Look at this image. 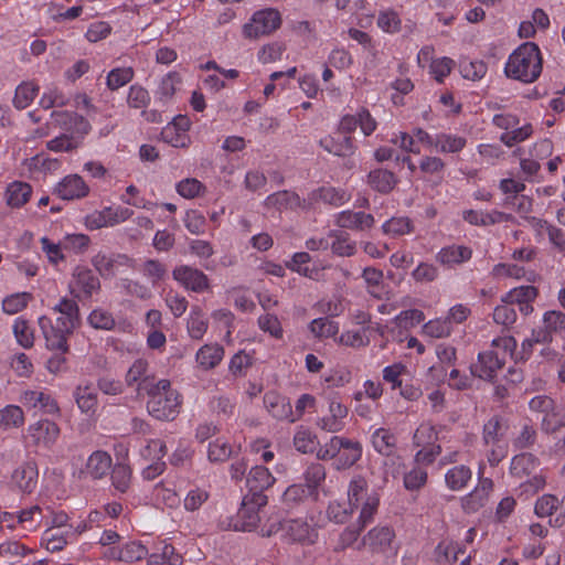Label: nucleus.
Here are the masks:
<instances>
[{
	"label": "nucleus",
	"instance_id": "obj_1",
	"mask_svg": "<svg viewBox=\"0 0 565 565\" xmlns=\"http://www.w3.org/2000/svg\"><path fill=\"white\" fill-rule=\"evenodd\" d=\"M504 74L508 78L522 83H533L542 73V55L539 46L533 42L519 45L508 57L504 64Z\"/></svg>",
	"mask_w": 565,
	"mask_h": 565
},
{
	"label": "nucleus",
	"instance_id": "obj_2",
	"mask_svg": "<svg viewBox=\"0 0 565 565\" xmlns=\"http://www.w3.org/2000/svg\"><path fill=\"white\" fill-rule=\"evenodd\" d=\"M147 409L150 416L158 420H173L182 406L181 394L171 386L169 380L161 379L146 387Z\"/></svg>",
	"mask_w": 565,
	"mask_h": 565
},
{
	"label": "nucleus",
	"instance_id": "obj_3",
	"mask_svg": "<svg viewBox=\"0 0 565 565\" xmlns=\"http://www.w3.org/2000/svg\"><path fill=\"white\" fill-rule=\"evenodd\" d=\"M278 532L281 541L288 544L312 545L318 540L317 529L303 519H287L260 529L262 536H271Z\"/></svg>",
	"mask_w": 565,
	"mask_h": 565
},
{
	"label": "nucleus",
	"instance_id": "obj_4",
	"mask_svg": "<svg viewBox=\"0 0 565 565\" xmlns=\"http://www.w3.org/2000/svg\"><path fill=\"white\" fill-rule=\"evenodd\" d=\"M492 345L502 351H486L479 353L478 361L471 365V373L483 380H492L503 366L505 358L513 352L516 342L512 337H502L492 340Z\"/></svg>",
	"mask_w": 565,
	"mask_h": 565
},
{
	"label": "nucleus",
	"instance_id": "obj_5",
	"mask_svg": "<svg viewBox=\"0 0 565 565\" xmlns=\"http://www.w3.org/2000/svg\"><path fill=\"white\" fill-rule=\"evenodd\" d=\"M565 332V313L558 310L546 311L542 324L532 330L531 337L522 342L524 352L530 353L534 344L552 342L555 337Z\"/></svg>",
	"mask_w": 565,
	"mask_h": 565
},
{
	"label": "nucleus",
	"instance_id": "obj_6",
	"mask_svg": "<svg viewBox=\"0 0 565 565\" xmlns=\"http://www.w3.org/2000/svg\"><path fill=\"white\" fill-rule=\"evenodd\" d=\"M267 504V497L265 494L245 495L242 507L237 511L236 518L230 524L234 531L252 532L260 530L259 527L262 516L260 509Z\"/></svg>",
	"mask_w": 565,
	"mask_h": 565
},
{
	"label": "nucleus",
	"instance_id": "obj_7",
	"mask_svg": "<svg viewBox=\"0 0 565 565\" xmlns=\"http://www.w3.org/2000/svg\"><path fill=\"white\" fill-rule=\"evenodd\" d=\"M61 435L60 426L47 418L38 419L29 424L24 434V440L28 445L51 449Z\"/></svg>",
	"mask_w": 565,
	"mask_h": 565
},
{
	"label": "nucleus",
	"instance_id": "obj_8",
	"mask_svg": "<svg viewBox=\"0 0 565 565\" xmlns=\"http://www.w3.org/2000/svg\"><path fill=\"white\" fill-rule=\"evenodd\" d=\"M281 24L280 13L276 9H264L255 12L248 23L243 26V34L248 39L268 35Z\"/></svg>",
	"mask_w": 565,
	"mask_h": 565
},
{
	"label": "nucleus",
	"instance_id": "obj_9",
	"mask_svg": "<svg viewBox=\"0 0 565 565\" xmlns=\"http://www.w3.org/2000/svg\"><path fill=\"white\" fill-rule=\"evenodd\" d=\"M394 539L395 533L391 526L379 524L362 537V545L371 553L386 554L395 551Z\"/></svg>",
	"mask_w": 565,
	"mask_h": 565
},
{
	"label": "nucleus",
	"instance_id": "obj_10",
	"mask_svg": "<svg viewBox=\"0 0 565 565\" xmlns=\"http://www.w3.org/2000/svg\"><path fill=\"white\" fill-rule=\"evenodd\" d=\"M478 476V484L461 500L462 508L468 513L477 512L482 507H484L488 503L490 493L493 489L492 480L489 478H482L483 465L479 466Z\"/></svg>",
	"mask_w": 565,
	"mask_h": 565
},
{
	"label": "nucleus",
	"instance_id": "obj_11",
	"mask_svg": "<svg viewBox=\"0 0 565 565\" xmlns=\"http://www.w3.org/2000/svg\"><path fill=\"white\" fill-rule=\"evenodd\" d=\"M182 88V78L177 72H169L160 78L153 92L154 103L161 107H169L177 100Z\"/></svg>",
	"mask_w": 565,
	"mask_h": 565
},
{
	"label": "nucleus",
	"instance_id": "obj_12",
	"mask_svg": "<svg viewBox=\"0 0 565 565\" xmlns=\"http://www.w3.org/2000/svg\"><path fill=\"white\" fill-rule=\"evenodd\" d=\"M39 327L45 339L46 348L60 352L68 350L67 337L73 330H64V326L52 324V320L46 316H41L38 319Z\"/></svg>",
	"mask_w": 565,
	"mask_h": 565
},
{
	"label": "nucleus",
	"instance_id": "obj_13",
	"mask_svg": "<svg viewBox=\"0 0 565 565\" xmlns=\"http://www.w3.org/2000/svg\"><path fill=\"white\" fill-rule=\"evenodd\" d=\"M173 279L182 287L194 292H203L209 288L207 276L198 268L180 265L172 271Z\"/></svg>",
	"mask_w": 565,
	"mask_h": 565
},
{
	"label": "nucleus",
	"instance_id": "obj_14",
	"mask_svg": "<svg viewBox=\"0 0 565 565\" xmlns=\"http://www.w3.org/2000/svg\"><path fill=\"white\" fill-rule=\"evenodd\" d=\"M189 129L190 120L184 116H178L162 129L161 138L174 148H185L191 142Z\"/></svg>",
	"mask_w": 565,
	"mask_h": 565
},
{
	"label": "nucleus",
	"instance_id": "obj_15",
	"mask_svg": "<svg viewBox=\"0 0 565 565\" xmlns=\"http://www.w3.org/2000/svg\"><path fill=\"white\" fill-rule=\"evenodd\" d=\"M20 402L28 408L39 409L46 415H60L57 402L45 391L29 390L20 396Z\"/></svg>",
	"mask_w": 565,
	"mask_h": 565
},
{
	"label": "nucleus",
	"instance_id": "obj_16",
	"mask_svg": "<svg viewBox=\"0 0 565 565\" xmlns=\"http://www.w3.org/2000/svg\"><path fill=\"white\" fill-rule=\"evenodd\" d=\"M54 193L62 200H79L88 195L89 186L81 175L68 174L55 185Z\"/></svg>",
	"mask_w": 565,
	"mask_h": 565
},
{
	"label": "nucleus",
	"instance_id": "obj_17",
	"mask_svg": "<svg viewBox=\"0 0 565 565\" xmlns=\"http://www.w3.org/2000/svg\"><path fill=\"white\" fill-rule=\"evenodd\" d=\"M38 466L34 461H24L20 463L11 475L13 487L24 493H31L38 484Z\"/></svg>",
	"mask_w": 565,
	"mask_h": 565
},
{
	"label": "nucleus",
	"instance_id": "obj_18",
	"mask_svg": "<svg viewBox=\"0 0 565 565\" xmlns=\"http://www.w3.org/2000/svg\"><path fill=\"white\" fill-rule=\"evenodd\" d=\"M225 350L217 342H210L201 345L195 353V365L201 371H211L217 367L223 361Z\"/></svg>",
	"mask_w": 565,
	"mask_h": 565
},
{
	"label": "nucleus",
	"instance_id": "obj_19",
	"mask_svg": "<svg viewBox=\"0 0 565 565\" xmlns=\"http://www.w3.org/2000/svg\"><path fill=\"white\" fill-rule=\"evenodd\" d=\"M472 257V249L465 245H448L436 254V262L440 265L454 268L463 263H467Z\"/></svg>",
	"mask_w": 565,
	"mask_h": 565
},
{
	"label": "nucleus",
	"instance_id": "obj_20",
	"mask_svg": "<svg viewBox=\"0 0 565 565\" xmlns=\"http://www.w3.org/2000/svg\"><path fill=\"white\" fill-rule=\"evenodd\" d=\"M52 125L64 129L66 132L86 135L89 130L88 122L77 114L66 110H54L51 114Z\"/></svg>",
	"mask_w": 565,
	"mask_h": 565
},
{
	"label": "nucleus",
	"instance_id": "obj_21",
	"mask_svg": "<svg viewBox=\"0 0 565 565\" xmlns=\"http://www.w3.org/2000/svg\"><path fill=\"white\" fill-rule=\"evenodd\" d=\"M347 415L348 408L341 402L331 399L329 414L320 418L317 425L326 431L337 433L343 429Z\"/></svg>",
	"mask_w": 565,
	"mask_h": 565
},
{
	"label": "nucleus",
	"instance_id": "obj_22",
	"mask_svg": "<svg viewBox=\"0 0 565 565\" xmlns=\"http://www.w3.org/2000/svg\"><path fill=\"white\" fill-rule=\"evenodd\" d=\"M275 481V477L266 467H253L246 478V486L249 491L247 495L264 494V491L270 488Z\"/></svg>",
	"mask_w": 565,
	"mask_h": 565
},
{
	"label": "nucleus",
	"instance_id": "obj_23",
	"mask_svg": "<svg viewBox=\"0 0 565 565\" xmlns=\"http://www.w3.org/2000/svg\"><path fill=\"white\" fill-rule=\"evenodd\" d=\"M264 405L274 418L279 420L287 419L290 423L296 422V418L292 416L290 402L276 392H268L264 395Z\"/></svg>",
	"mask_w": 565,
	"mask_h": 565
},
{
	"label": "nucleus",
	"instance_id": "obj_24",
	"mask_svg": "<svg viewBox=\"0 0 565 565\" xmlns=\"http://www.w3.org/2000/svg\"><path fill=\"white\" fill-rule=\"evenodd\" d=\"M113 465L111 456L104 450H96L89 455L85 465V473L94 480L107 476Z\"/></svg>",
	"mask_w": 565,
	"mask_h": 565
},
{
	"label": "nucleus",
	"instance_id": "obj_25",
	"mask_svg": "<svg viewBox=\"0 0 565 565\" xmlns=\"http://www.w3.org/2000/svg\"><path fill=\"white\" fill-rule=\"evenodd\" d=\"M53 311L58 313L56 318L57 326H64V330H74L78 323V306L68 298H61L53 307Z\"/></svg>",
	"mask_w": 565,
	"mask_h": 565
},
{
	"label": "nucleus",
	"instance_id": "obj_26",
	"mask_svg": "<svg viewBox=\"0 0 565 565\" xmlns=\"http://www.w3.org/2000/svg\"><path fill=\"white\" fill-rule=\"evenodd\" d=\"M99 288L98 278L88 269H77L74 273L73 280L71 282V291L79 297L90 296L95 290Z\"/></svg>",
	"mask_w": 565,
	"mask_h": 565
},
{
	"label": "nucleus",
	"instance_id": "obj_27",
	"mask_svg": "<svg viewBox=\"0 0 565 565\" xmlns=\"http://www.w3.org/2000/svg\"><path fill=\"white\" fill-rule=\"evenodd\" d=\"M337 224L340 227L363 231L373 226L374 217L369 213L348 210L337 214Z\"/></svg>",
	"mask_w": 565,
	"mask_h": 565
},
{
	"label": "nucleus",
	"instance_id": "obj_28",
	"mask_svg": "<svg viewBox=\"0 0 565 565\" xmlns=\"http://www.w3.org/2000/svg\"><path fill=\"white\" fill-rule=\"evenodd\" d=\"M320 146L334 156L345 157L353 152V143L351 137L341 131L327 136L320 140Z\"/></svg>",
	"mask_w": 565,
	"mask_h": 565
},
{
	"label": "nucleus",
	"instance_id": "obj_29",
	"mask_svg": "<svg viewBox=\"0 0 565 565\" xmlns=\"http://www.w3.org/2000/svg\"><path fill=\"white\" fill-rule=\"evenodd\" d=\"M209 329L207 318L199 306H193L186 318V332L192 340H201Z\"/></svg>",
	"mask_w": 565,
	"mask_h": 565
},
{
	"label": "nucleus",
	"instance_id": "obj_30",
	"mask_svg": "<svg viewBox=\"0 0 565 565\" xmlns=\"http://www.w3.org/2000/svg\"><path fill=\"white\" fill-rule=\"evenodd\" d=\"M374 450L383 456H392L396 450L397 438L387 428H376L371 436Z\"/></svg>",
	"mask_w": 565,
	"mask_h": 565
},
{
	"label": "nucleus",
	"instance_id": "obj_31",
	"mask_svg": "<svg viewBox=\"0 0 565 565\" xmlns=\"http://www.w3.org/2000/svg\"><path fill=\"white\" fill-rule=\"evenodd\" d=\"M31 193L32 188L29 183L22 181H13L9 183L6 189V202L10 207H21L29 201Z\"/></svg>",
	"mask_w": 565,
	"mask_h": 565
},
{
	"label": "nucleus",
	"instance_id": "obj_32",
	"mask_svg": "<svg viewBox=\"0 0 565 565\" xmlns=\"http://www.w3.org/2000/svg\"><path fill=\"white\" fill-rule=\"evenodd\" d=\"M362 278L367 292L377 299L386 294L383 271L374 267H365L362 271Z\"/></svg>",
	"mask_w": 565,
	"mask_h": 565
},
{
	"label": "nucleus",
	"instance_id": "obj_33",
	"mask_svg": "<svg viewBox=\"0 0 565 565\" xmlns=\"http://www.w3.org/2000/svg\"><path fill=\"white\" fill-rule=\"evenodd\" d=\"M334 342L338 345L352 349L366 347L370 343L367 328L361 327L358 329H344L340 335L334 338Z\"/></svg>",
	"mask_w": 565,
	"mask_h": 565
},
{
	"label": "nucleus",
	"instance_id": "obj_34",
	"mask_svg": "<svg viewBox=\"0 0 565 565\" xmlns=\"http://www.w3.org/2000/svg\"><path fill=\"white\" fill-rule=\"evenodd\" d=\"M74 539V532L68 529L55 530L47 529L41 539V544L50 552H58Z\"/></svg>",
	"mask_w": 565,
	"mask_h": 565
},
{
	"label": "nucleus",
	"instance_id": "obj_35",
	"mask_svg": "<svg viewBox=\"0 0 565 565\" xmlns=\"http://www.w3.org/2000/svg\"><path fill=\"white\" fill-rule=\"evenodd\" d=\"M362 457V445L356 440L344 438L335 466L338 469H345L353 466Z\"/></svg>",
	"mask_w": 565,
	"mask_h": 565
},
{
	"label": "nucleus",
	"instance_id": "obj_36",
	"mask_svg": "<svg viewBox=\"0 0 565 565\" xmlns=\"http://www.w3.org/2000/svg\"><path fill=\"white\" fill-rule=\"evenodd\" d=\"M472 478V471L465 465L455 466L445 473V483L451 491L465 489Z\"/></svg>",
	"mask_w": 565,
	"mask_h": 565
},
{
	"label": "nucleus",
	"instance_id": "obj_37",
	"mask_svg": "<svg viewBox=\"0 0 565 565\" xmlns=\"http://www.w3.org/2000/svg\"><path fill=\"white\" fill-rule=\"evenodd\" d=\"M350 194L341 189L332 186H322L311 193L312 202H323L333 206H339L348 202Z\"/></svg>",
	"mask_w": 565,
	"mask_h": 565
},
{
	"label": "nucleus",
	"instance_id": "obj_38",
	"mask_svg": "<svg viewBox=\"0 0 565 565\" xmlns=\"http://www.w3.org/2000/svg\"><path fill=\"white\" fill-rule=\"evenodd\" d=\"M294 446L302 454L317 451L319 440L317 435L308 427L299 426L294 435Z\"/></svg>",
	"mask_w": 565,
	"mask_h": 565
},
{
	"label": "nucleus",
	"instance_id": "obj_39",
	"mask_svg": "<svg viewBox=\"0 0 565 565\" xmlns=\"http://www.w3.org/2000/svg\"><path fill=\"white\" fill-rule=\"evenodd\" d=\"M24 412L18 405H7L0 408V429L11 430L20 428L24 424Z\"/></svg>",
	"mask_w": 565,
	"mask_h": 565
},
{
	"label": "nucleus",
	"instance_id": "obj_40",
	"mask_svg": "<svg viewBox=\"0 0 565 565\" xmlns=\"http://www.w3.org/2000/svg\"><path fill=\"white\" fill-rule=\"evenodd\" d=\"M84 135L75 132H64L51 139L46 148L53 152H68L79 147Z\"/></svg>",
	"mask_w": 565,
	"mask_h": 565
},
{
	"label": "nucleus",
	"instance_id": "obj_41",
	"mask_svg": "<svg viewBox=\"0 0 565 565\" xmlns=\"http://www.w3.org/2000/svg\"><path fill=\"white\" fill-rule=\"evenodd\" d=\"M308 330L316 339L337 338L339 323L329 318H317L308 324Z\"/></svg>",
	"mask_w": 565,
	"mask_h": 565
},
{
	"label": "nucleus",
	"instance_id": "obj_42",
	"mask_svg": "<svg viewBox=\"0 0 565 565\" xmlns=\"http://www.w3.org/2000/svg\"><path fill=\"white\" fill-rule=\"evenodd\" d=\"M379 505L380 495L376 492L372 491L370 493H365V498L361 500L360 514L356 520V524L360 525V529H364L369 523L373 521Z\"/></svg>",
	"mask_w": 565,
	"mask_h": 565
},
{
	"label": "nucleus",
	"instance_id": "obj_43",
	"mask_svg": "<svg viewBox=\"0 0 565 565\" xmlns=\"http://www.w3.org/2000/svg\"><path fill=\"white\" fill-rule=\"evenodd\" d=\"M12 332L17 343L23 349H31L34 344V330L31 323L19 317L13 321Z\"/></svg>",
	"mask_w": 565,
	"mask_h": 565
},
{
	"label": "nucleus",
	"instance_id": "obj_44",
	"mask_svg": "<svg viewBox=\"0 0 565 565\" xmlns=\"http://www.w3.org/2000/svg\"><path fill=\"white\" fill-rule=\"evenodd\" d=\"M452 332V326L450 321L446 318H435L422 327V335L431 338V339H443L448 338Z\"/></svg>",
	"mask_w": 565,
	"mask_h": 565
},
{
	"label": "nucleus",
	"instance_id": "obj_45",
	"mask_svg": "<svg viewBox=\"0 0 565 565\" xmlns=\"http://www.w3.org/2000/svg\"><path fill=\"white\" fill-rule=\"evenodd\" d=\"M467 143L462 136L452 134H437L435 140V149L444 153H456L461 151Z\"/></svg>",
	"mask_w": 565,
	"mask_h": 565
},
{
	"label": "nucleus",
	"instance_id": "obj_46",
	"mask_svg": "<svg viewBox=\"0 0 565 565\" xmlns=\"http://www.w3.org/2000/svg\"><path fill=\"white\" fill-rule=\"evenodd\" d=\"M60 161L55 158H50L44 153H39L24 161L25 168L31 173H47L54 172L60 168Z\"/></svg>",
	"mask_w": 565,
	"mask_h": 565
},
{
	"label": "nucleus",
	"instance_id": "obj_47",
	"mask_svg": "<svg viewBox=\"0 0 565 565\" xmlns=\"http://www.w3.org/2000/svg\"><path fill=\"white\" fill-rule=\"evenodd\" d=\"M75 401L78 408L86 414L94 413L97 406V394L94 387L89 385H79L76 387Z\"/></svg>",
	"mask_w": 565,
	"mask_h": 565
},
{
	"label": "nucleus",
	"instance_id": "obj_48",
	"mask_svg": "<svg viewBox=\"0 0 565 565\" xmlns=\"http://www.w3.org/2000/svg\"><path fill=\"white\" fill-rule=\"evenodd\" d=\"M565 426V406L555 405L547 411L542 418V429L546 433H554Z\"/></svg>",
	"mask_w": 565,
	"mask_h": 565
},
{
	"label": "nucleus",
	"instance_id": "obj_49",
	"mask_svg": "<svg viewBox=\"0 0 565 565\" xmlns=\"http://www.w3.org/2000/svg\"><path fill=\"white\" fill-rule=\"evenodd\" d=\"M39 93V86L33 82L21 83L14 94L13 104L19 109H24L31 105Z\"/></svg>",
	"mask_w": 565,
	"mask_h": 565
},
{
	"label": "nucleus",
	"instance_id": "obj_50",
	"mask_svg": "<svg viewBox=\"0 0 565 565\" xmlns=\"http://www.w3.org/2000/svg\"><path fill=\"white\" fill-rule=\"evenodd\" d=\"M32 300V295L26 291L15 292L7 296L2 300V311L7 315H15L22 311Z\"/></svg>",
	"mask_w": 565,
	"mask_h": 565
},
{
	"label": "nucleus",
	"instance_id": "obj_51",
	"mask_svg": "<svg viewBox=\"0 0 565 565\" xmlns=\"http://www.w3.org/2000/svg\"><path fill=\"white\" fill-rule=\"evenodd\" d=\"M210 498V492L205 487H193L191 488L184 499L183 508L188 512L198 511Z\"/></svg>",
	"mask_w": 565,
	"mask_h": 565
},
{
	"label": "nucleus",
	"instance_id": "obj_52",
	"mask_svg": "<svg viewBox=\"0 0 565 565\" xmlns=\"http://www.w3.org/2000/svg\"><path fill=\"white\" fill-rule=\"evenodd\" d=\"M135 72L130 66L116 67L108 72L106 85L110 90H117L134 78Z\"/></svg>",
	"mask_w": 565,
	"mask_h": 565
},
{
	"label": "nucleus",
	"instance_id": "obj_53",
	"mask_svg": "<svg viewBox=\"0 0 565 565\" xmlns=\"http://www.w3.org/2000/svg\"><path fill=\"white\" fill-rule=\"evenodd\" d=\"M370 185L380 192H388L396 183L395 177L387 170L377 169L369 174Z\"/></svg>",
	"mask_w": 565,
	"mask_h": 565
},
{
	"label": "nucleus",
	"instance_id": "obj_54",
	"mask_svg": "<svg viewBox=\"0 0 565 565\" xmlns=\"http://www.w3.org/2000/svg\"><path fill=\"white\" fill-rule=\"evenodd\" d=\"M382 231L392 236L406 235L413 231V224L406 216H394L383 223Z\"/></svg>",
	"mask_w": 565,
	"mask_h": 565
},
{
	"label": "nucleus",
	"instance_id": "obj_55",
	"mask_svg": "<svg viewBox=\"0 0 565 565\" xmlns=\"http://www.w3.org/2000/svg\"><path fill=\"white\" fill-rule=\"evenodd\" d=\"M42 519V509L39 505H32L28 509L21 510L17 514V523L29 531L38 529Z\"/></svg>",
	"mask_w": 565,
	"mask_h": 565
},
{
	"label": "nucleus",
	"instance_id": "obj_56",
	"mask_svg": "<svg viewBox=\"0 0 565 565\" xmlns=\"http://www.w3.org/2000/svg\"><path fill=\"white\" fill-rule=\"evenodd\" d=\"M310 260L311 258L308 253H295L291 259L286 264V267L292 271L298 273L299 275L313 279L318 276V271L308 267Z\"/></svg>",
	"mask_w": 565,
	"mask_h": 565
},
{
	"label": "nucleus",
	"instance_id": "obj_57",
	"mask_svg": "<svg viewBox=\"0 0 565 565\" xmlns=\"http://www.w3.org/2000/svg\"><path fill=\"white\" fill-rule=\"evenodd\" d=\"M232 452V446L224 438H216L207 447V458L211 462H224Z\"/></svg>",
	"mask_w": 565,
	"mask_h": 565
},
{
	"label": "nucleus",
	"instance_id": "obj_58",
	"mask_svg": "<svg viewBox=\"0 0 565 565\" xmlns=\"http://www.w3.org/2000/svg\"><path fill=\"white\" fill-rule=\"evenodd\" d=\"M354 507L347 505L343 502L331 501L327 508L328 519L335 524H344L353 513Z\"/></svg>",
	"mask_w": 565,
	"mask_h": 565
},
{
	"label": "nucleus",
	"instance_id": "obj_59",
	"mask_svg": "<svg viewBox=\"0 0 565 565\" xmlns=\"http://www.w3.org/2000/svg\"><path fill=\"white\" fill-rule=\"evenodd\" d=\"M131 469L126 463H116L111 471L113 487L119 492H126L130 486Z\"/></svg>",
	"mask_w": 565,
	"mask_h": 565
},
{
	"label": "nucleus",
	"instance_id": "obj_60",
	"mask_svg": "<svg viewBox=\"0 0 565 565\" xmlns=\"http://www.w3.org/2000/svg\"><path fill=\"white\" fill-rule=\"evenodd\" d=\"M513 303L504 301V296L501 298V303L493 310V320L495 323L509 327L516 321V312L512 307Z\"/></svg>",
	"mask_w": 565,
	"mask_h": 565
},
{
	"label": "nucleus",
	"instance_id": "obj_61",
	"mask_svg": "<svg viewBox=\"0 0 565 565\" xmlns=\"http://www.w3.org/2000/svg\"><path fill=\"white\" fill-rule=\"evenodd\" d=\"M62 243L64 250L73 254H82L88 248L90 239L83 233H74L65 235Z\"/></svg>",
	"mask_w": 565,
	"mask_h": 565
},
{
	"label": "nucleus",
	"instance_id": "obj_62",
	"mask_svg": "<svg viewBox=\"0 0 565 565\" xmlns=\"http://www.w3.org/2000/svg\"><path fill=\"white\" fill-rule=\"evenodd\" d=\"M149 92L141 85L135 84L129 87L127 95V104L135 109H143L150 103Z\"/></svg>",
	"mask_w": 565,
	"mask_h": 565
},
{
	"label": "nucleus",
	"instance_id": "obj_63",
	"mask_svg": "<svg viewBox=\"0 0 565 565\" xmlns=\"http://www.w3.org/2000/svg\"><path fill=\"white\" fill-rule=\"evenodd\" d=\"M488 66L483 61H462L460 63L461 75L470 81H480L487 74Z\"/></svg>",
	"mask_w": 565,
	"mask_h": 565
},
{
	"label": "nucleus",
	"instance_id": "obj_64",
	"mask_svg": "<svg viewBox=\"0 0 565 565\" xmlns=\"http://www.w3.org/2000/svg\"><path fill=\"white\" fill-rule=\"evenodd\" d=\"M147 371L148 362L145 359H137L126 373V384L129 386L138 384V386H140L147 380Z\"/></svg>",
	"mask_w": 565,
	"mask_h": 565
}]
</instances>
